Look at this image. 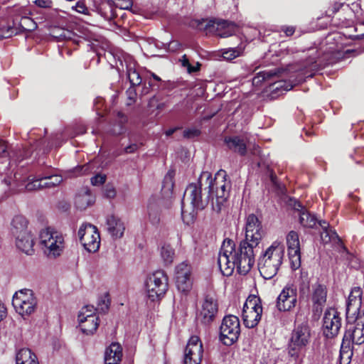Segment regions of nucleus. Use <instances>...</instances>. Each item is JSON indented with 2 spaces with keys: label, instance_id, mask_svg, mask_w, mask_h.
I'll return each instance as SVG.
<instances>
[{
  "label": "nucleus",
  "instance_id": "nucleus-1",
  "mask_svg": "<svg viewBox=\"0 0 364 364\" xmlns=\"http://www.w3.org/2000/svg\"><path fill=\"white\" fill-rule=\"evenodd\" d=\"M245 245L240 243L236 247L232 240H224L218 257V264L224 276H230L235 268L242 275L251 270L255 262V250L247 248Z\"/></svg>",
  "mask_w": 364,
  "mask_h": 364
},
{
  "label": "nucleus",
  "instance_id": "nucleus-2",
  "mask_svg": "<svg viewBox=\"0 0 364 364\" xmlns=\"http://www.w3.org/2000/svg\"><path fill=\"white\" fill-rule=\"evenodd\" d=\"M210 172L203 171L196 183L189 184L184 193L182 200V214L185 212V200L190 201L193 209L203 210L211 200L214 202L213 196L210 188Z\"/></svg>",
  "mask_w": 364,
  "mask_h": 364
},
{
  "label": "nucleus",
  "instance_id": "nucleus-3",
  "mask_svg": "<svg viewBox=\"0 0 364 364\" xmlns=\"http://www.w3.org/2000/svg\"><path fill=\"white\" fill-rule=\"evenodd\" d=\"M311 279L306 270L301 269L298 279L299 293L301 299H308L312 303L313 311L321 313L326 304L327 288L318 282L310 285Z\"/></svg>",
  "mask_w": 364,
  "mask_h": 364
},
{
  "label": "nucleus",
  "instance_id": "nucleus-4",
  "mask_svg": "<svg viewBox=\"0 0 364 364\" xmlns=\"http://www.w3.org/2000/svg\"><path fill=\"white\" fill-rule=\"evenodd\" d=\"M284 256V246L276 240L259 257L258 269L264 279H270L277 274Z\"/></svg>",
  "mask_w": 364,
  "mask_h": 364
},
{
  "label": "nucleus",
  "instance_id": "nucleus-5",
  "mask_svg": "<svg viewBox=\"0 0 364 364\" xmlns=\"http://www.w3.org/2000/svg\"><path fill=\"white\" fill-rule=\"evenodd\" d=\"M210 188L213 196V208L219 212L222 206L226 203L230 196L231 189V181L225 170H219L215 175L214 178L210 173Z\"/></svg>",
  "mask_w": 364,
  "mask_h": 364
},
{
  "label": "nucleus",
  "instance_id": "nucleus-6",
  "mask_svg": "<svg viewBox=\"0 0 364 364\" xmlns=\"http://www.w3.org/2000/svg\"><path fill=\"white\" fill-rule=\"evenodd\" d=\"M311 329L307 323L296 326L291 333L289 342V354L295 360H299L306 352L311 341Z\"/></svg>",
  "mask_w": 364,
  "mask_h": 364
},
{
  "label": "nucleus",
  "instance_id": "nucleus-7",
  "mask_svg": "<svg viewBox=\"0 0 364 364\" xmlns=\"http://www.w3.org/2000/svg\"><path fill=\"white\" fill-rule=\"evenodd\" d=\"M39 242L45 255L49 259H55L63 252L64 238L54 229H41Z\"/></svg>",
  "mask_w": 364,
  "mask_h": 364
},
{
  "label": "nucleus",
  "instance_id": "nucleus-8",
  "mask_svg": "<svg viewBox=\"0 0 364 364\" xmlns=\"http://www.w3.org/2000/svg\"><path fill=\"white\" fill-rule=\"evenodd\" d=\"M168 277L163 270L151 274L146 281L147 296L151 301L161 299L168 290Z\"/></svg>",
  "mask_w": 364,
  "mask_h": 364
},
{
  "label": "nucleus",
  "instance_id": "nucleus-9",
  "mask_svg": "<svg viewBox=\"0 0 364 364\" xmlns=\"http://www.w3.org/2000/svg\"><path fill=\"white\" fill-rule=\"evenodd\" d=\"M12 304L20 315L22 316H29L35 311L37 300L32 290L24 289L15 293Z\"/></svg>",
  "mask_w": 364,
  "mask_h": 364
},
{
  "label": "nucleus",
  "instance_id": "nucleus-10",
  "mask_svg": "<svg viewBox=\"0 0 364 364\" xmlns=\"http://www.w3.org/2000/svg\"><path fill=\"white\" fill-rule=\"evenodd\" d=\"M262 306L259 297L249 296L244 304L242 319L247 328H252L257 326L261 320Z\"/></svg>",
  "mask_w": 364,
  "mask_h": 364
},
{
  "label": "nucleus",
  "instance_id": "nucleus-11",
  "mask_svg": "<svg viewBox=\"0 0 364 364\" xmlns=\"http://www.w3.org/2000/svg\"><path fill=\"white\" fill-rule=\"evenodd\" d=\"M347 327L343 338L350 344L361 345L364 343V311L358 312L350 320L347 319Z\"/></svg>",
  "mask_w": 364,
  "mask_h": 364
},
{
  "label": "nucleus",
  "instance_id": "nucleus-12",
  "mask_svg": "<svg viewBox=\"0 0 364 364\" xmlns=\"http://www.w3.org/2000/svg\"><path fill=\"white\" fill-rule=\"evenodd\" d=\"M240 333L239 318L229 315L223 319L220 327V339L226 346L232 345L238 339Z\"/></svg>",
  "mask_w": 364,
  "mask_h": 364
},
{
  "label": "nucleus",
  "instance_id": "nucleus-13",
  "mask_svg": "<svg viewBox=\"0 0 364 364\" xmlns=\"http://www.w3.org/2000/svg\"><path fill=\"white\" fill-rule=\"evenodd\" d=\"M287 204L294 210L295 213L299 218L301 225L304 228H314L317 224L321 228H330L331 225L328 223L326 220H318L314 215H311L296 199L290 198Z\"/></svg>",
  "mask_w": 364,
  "mask_h": 364
},
{
  "label": "nucleus",
  "instance_id": "nucleus-14",
  "mask_svg": "<svg viewBox=\"0 0 364 364\" xmlns=\"http://www.w3.org/2000/svg\"><path fill=\"white\" fill-rule=\"evenodd\" d=\"M192 267L183 262L175 268V281L177 289L181 292H188L192 288Z\"/></svg>",
  "mask_w": 364,
  "mask_h": 364
},
{
  "label": "nucleus",
  "instance_id": "nucleus-15",
  "mask_svg": "<svg viewBox=\"0 0 364 364\" xmlns=\"http://www.w3.org/2000/svg\"><path fill=\"white\" fill-rule=\"evenodd\" d=\"M203 353V345L199 337L191 336L184 350L183 364H200Z\"/></svg>",
  "mask_w": 364,
  "mask_h": 364
},
{
  "label": "nucleus",
  "instance_id": "nucleus-16",
  "mask_svg": "<svg viewBox=\"0 0 364 364\" xmlns=\"http://www.w3.org/2000/svg\"><path fill=\"white\" fill-rule=\"evenodd\" d=\"M323 320L324 336L327 338L336 336L341 327V318L338 311L334 308L326 309Z\"/></svg>",
  "mask_w": 364,
  "mask_h": 364
},
{
  "label": "nucleus",
  "instance_id": "nucleus-17",
  "mask_svg": "<svg viewBox=\"0 0 364 364\" xmlns=\"http://www.w3.org/2000/svg\"><path fill=\"white\" fill-rule=\"evenodd\" d=\"M297 303V291L293 285L284 287L277 298L276 307L279 311H290Z\"/></svg>",
  "mask_w": 364,
  "mask_h": 364
},
{
  "label": "nucleus",
  "instance_id": "nucleus-18",
  "mask_svg": "<svg viewBox=\"0 0 364 364\" xmlns=\"http://www.w3.org/2000/svg\"><path fill=\"white\" fill-rule=\"evenodd\" d=\"M218 311V304L215 296L207 295L202 304L197 318L203 324H209L214 321Z\"/></svg>",
  "mask_w": 364,
  "mask_h": 364
},
{
  "label": "nucleus",
  "instance_id": "nucleus-19",
  "mask_svg": "<svg viewBox=\"0 0 364 364\" xmlns=\"http://www.w3.org/2000/svg\"><path fill=\"white\" fill-rule=\"evenodd\" d=\"M13 235L15 237L16 247L27 255L34 253V237L29 229H14Z\"/></svg>",
  "mask_w": 364,
  "mask_h": 364
},
{
  "label": "nucleus",
  "instance_id": "nucleus-20",
  "mask_svg": "<svg viewBox=\"0 0 364 364\" xmlns=\"http://www.w3.org/2000/svg\"><path fill=\"white\" fill-rule=\"evenodd\" d=\"M79 229L80 241L84 247L90 252L98 250L100 244V237L98 229Z\"/></svg>",
  "mask_w": 364,
  "mask_h": 364
},
{
  "label": "nucleus",
  "instance_id": "nucleus-21",
  "mask_svg": "<svg viewBox=\"0 0 364 364\" xmlns=\"http://www.w3.org/2000/svg\"><path fill=\"white\" fill-rule=\"evenodd\" d=\"M210 28L215 30L217 35L221 38L232 36L237 28L235 23L222 19L209 20L205 28L208 29Z\"/></svg>",
  "mask_w": 364,
  "mask_h": 364
},
{
  "label": "nucleus",
  "instance_id": "nucleus-22",
  "mask_svg": "<svg viewBox=\"0 0 364 364\" xmlns=\"http://www.w3.org/2000/svg\"><path fill=\"white\" fill-rule=\"evenodd\" d=\"M362 290L360 287H354L348 296L346 304V319H351L360 311Z\"/></svg>",
  "mask_w": 364,
  "mask_h": 364
},
{
  "label": "nucleus",
  "instance_id": "nucleus-23",
  "mask_svg": "<svg viewBox=\"0 0 364 364\" xmlns=\"http://www.w3.org/2000/svg\"><path fill=\"white\" fill-rule=\"evenodd\" d=\"M85 312L80 311L78 314V321L81 331L87 335L93 334L99 326L98 317L92 315V312L85 315Z\"/></svg>",
  "mask_w": 364,
  "mask_h": 364
},
{
  "label": "nucleus",
  "instance_id": "nucleus-24",
  "mask_svg": "<svg viewBox=\"0 0 364 364\" xmlns=\"http://www.w3.org/2000/svg\"><path fill=\"white\" fill-rule=\"evenodd\" d=\"M320 236L321 240L323 244L331 243L340 252L348 253L341 237L333 229H322V231L320 232Z\"/></svg>",
  "mask_w": 364,
  "mask_h": 364
},
{
  "label": "nucleus",
  "instance_id": "nucleus-25",
  "mask_svg": "<svg viewBox=\"0 0 364 364\" xmlns=\"http://www.w3.org/2000/svg\"><path fill=\"white\" fill-rule=\"evenodd\" d=\"M224 142L228 148L237 153L240 156H245L247 154V144L244 139L238 136H226L225 137Z\"/></svg>",
  "mask_w": 364,
  "mask_h": 364
},
{
  "label": "nucleus",
  "instance_id": "nucleus-26",
  "mask_svg": "<svg viewBox=\"0 0 364 364\" xmlns=\"http://www.w3.org/2000/svg\"><path fill=\"white\" fill-rule=\"evenodd\" d=\"M245 239L240 243H245L247 248L255 250L260 242L264 235L263 229H245Z\"/></svg>",
  "mask_w": 364,
  "mask_h": 364
},
{
  "label": "nucleus",
  "instance_id": "nucleus-27",
  "mask_svg": "<svg viewBox=\"0 0 364 364\" xmlns=\"http://www.w3.org/2000/svg\"><path fill=\"white\" fill-rule=\"evenodd\" d=\"M95 200V196L92 195L90 191L87 188H83L76 195L75 205L77 209L83 210L92 205Z\"/></svg>",
  "mask_w": 364,
  "mask_h": 364
},
{
  "label": "nucleus",
  "instance_id": "nucleus-28",
  "mask_svg": "<svg viewBox=\"0 0 364 364\" xmlns=\"http://www.w3.org/2000/svg\"><path fill=\"white\" fill-rule=\"evenodd\" d=\"M122 355V348L119 344L113 343L105 350V364H119Z\"/></svg>",
  "mask_w": 364,
  "mask_h": 364
},
{
  "label": "nucleus",
  "instance_id": "nucleus-29",
  "mask_svg": "<svg viewBox=\"0 0 364 364\" xmlns=\"http://www.w3.org/2000/svg\"><path fill=\"white\" fill-rule=\"evenodd\" d=\"M284 70L280 68H274L269 70L259 72L252 79V84L255 86L259 85L264 81L272 80L279 76Z\"/></svg>",
  "mask_w": 364,
  "mask_h": 364
},
{
  "label": "nucleus",
  "instance_id": "nucleus-30",
  "mask_svg": "<svg viewBox=\"0 0 364 364\" xmlns=\"http://www.w3.org/2000/svg\"><path fill=\"white\" fill-rule=\"evenodd\" d=\"M127 122V117L121 112H118L117 119L110 124L107 132L114 136H118L125 132V124Z\"/></svg>",
  "mask_w": 364,
  "mask_h": 364
},
{
  "label": "nucleus",
  "instance_id": "nucleus-31",
  "mask_svg": "<svg viewBox=\"0 0 364 364\" xmlns=\"http://www.w3.org/2000/svg\"><path fill=\"white\" fill-rule=\"evenodd\" d=\"M353 354L352 344L343 340L339 353L340 364H350Z\"/></svg>",
  "mask_w": 364,
  "mask_h": 364
},
{
  "label": "nucleus",
  "instance_id": "nucleus-32",
  "mask_svg": "<svg viewBox=\"0 0 364 364\" xmlns=\"http://www.w3.org/2000/svg\"><path fill=\"white\" fill-rule=\"evenodd\" d=\"M173 176L174 171H169L164 177L161 193L166 198H169L171 197L174 186Z\"/></svg>",
  "mask_w": 364,
  "mask_h": 364
},
{
  "label": "nucleus",
  "instance_id": "nucleus-33",
  "mask_svg": "<svg viewBox=\"0 0 364 364\" xmlns=\"http://www.w3.org/2000/svg\"><path fill=\"white\" fill-rule=\"evenodd\" d=\"M37 360V357L30 349L21 348L20 349L16 356V364H25L31 360Z\"/></svg>",
  "mask_w": 364,
  "mask_h": 364
},
{
  "label": "nucleus",
  "instance_id": "nucleus-34",
  "mask_svg": "<svg viewBox=\"0 0 364 364\" xmlns=\"http://www.w3.org/2000/svg\"><path fill=\"white\" fill-rule=\"evenodd\" d=\"M160 255L164 264L166 265H169L173 261L175 252L171 245L164 244L161 247Z\"/></svg>",
  "mask_w": 364,
  "mask_h": 364
},
{
  "label": "nucleus",
  "instance_id": "nucleus-35",
  "mask_svg": "<svg viewBox=\"0 0 364 364\" xmlns=\"http://www.w3.org/2000/svg\"><path fill=\"white\" fill-rule=\"evenodd\" d=\"M53 36L56 38L59 41H72L75 43H77L75 39L77 35L68 29H56L53 31Z\"/></svg>",
  "mask_w": 364,
  "mask_h": 364
},
{
  "label": "nucleus",
  "instance_id": "nucleus-36",
  "mask_svg": "<svg viewBox=\"0 0 364 364\" xmlns=\"http://www.w3.org/2000/svg\"><path fill=\"white\" fill-rule=\"evenodd\" d=\"M287 250H300V242L298 233L290 231L287 235Z\"/></svg>",
  "mask_w": 364,
  "mask_h": 364
},
{
  "label": "nucleus",
  "instance_id": "nucleus-37",
  "mask_svg": "<svg viewBox=\"0 0 364 364\" xmlns=\"http://www.w3.org/2000/svg\"><path fill=\"white\" fill-rule=\"evenodd\" d=\"M43 188H53L59 185L63 181V177L60 175H51L42 176Z\"/></svg>",
  "mask_w": 364,
  "mask_h": 364
},
{
  "label": "nucleus",
  "instance_id": "nucleus-38",
  "mask_svg": "<svg viewBox=\"0 0 364 364\" xmlns=\"http://www.w3.org/2000/svg\"><path fill=\"white\" fill-rule=\"evenodd\" d=\"M288 255L290 261L291 268L293 270L298 269L301 267V250H288Z\"/></svg>",
  "mask_w": 364,
  "mask_h": 364
},
{
  "label": "nucleus",
  "instance_id": "nucleus-39",
  "mask_svg": "<svg viewBox=\"0 0 364 364\" xmlns=\"http://www.w3.org/2000/svg\"><path fill=\"white\" fill-rule=\"evenodd\" d=\"M149 220L151 225H157L160 222L158 207L154 203H149L148 206Z\"/></svg>",
  "mask_w": 364,
  "mask_h": 364
},
{
  "label": "nucleus",
  "instance_id": "nucleus-40",
  "mask_svg": "<svg viewBox=\"0 0 364 364\" xmlns=\"http://www.w3.org/2000/svg\"><path fill=\"white\" fill-rule=\"evenodd\" d=\"M19 26L23 31H32L37 28V24L31 18L23 16L21 18Z\"/></svg>",
  "mask_w": 364,
  "mask_h": 364
},
{
  "label": "nucleus",
  "instance_id": "nucleus-41",
  "mask_svg": "<svg viewBox=\"0 0 364 364\" xmlns=\"http://www.w3.org/2000/svg\"><path fill=\"white\" fill-rule=\"evenodd\" d=\"M127 77L131 85L138 86L141 83V78L140 75L134 68H127Z\"/></svg>",
  "mask_w": 364,
  "mask_h": 364
},
{
  "label": "nucleus",
  "instance_id": "nucleus-42",
  "mask_svg": "<svg viewBox=\"0 0 364 364\" xmlns=\"http://www.w3.org/2000/svg\"><path fill=\"white\" fill-rule=\"evenodd\" d=\"M28 225L27 219L21 215H16L11 221L13 228H26Z\"/></svg>",
  "mask_w": 364,
  "mask_h": 364
},
{
  "label": "nucleus",
  "instance_id": "nucleus-43",
  "mask_svg": "<svg viewBox=\"0 0 364 364\" xmlns=\"http://www.w3.org/2000/svg\"><path fill=\"white\" fill-rule=\"evenodd\" d=\"M107 225L109 228H117L124 226V223L114 215H111L107 218Z\"/></svg>",
  "mask_w": 364,
  "mask_h": 364
},
{
  "label": "nucleus",
  "instance_id": "nucleus-44",
  "mask_svg": "<svg viewBox=\"0 0 364 364\" xmlns=\"http://www.w3.org/2000/svg\"><path fill=\"white\" fill-rule=\"evenodd\" d=\"M136 87V86L131 85L126 91V95L127 97V105H132L136 102L137 96V93L135 88Z\"/></svg>",
  "mask_w": 364,
  "mask_h": 364
},
{
  "label": "nucleus",
  "instance_id": "nucleus-45",
  "mask_svg": "<svg viewBox=\"0 0 364 364\" xmlns=\"http://www.w3.org/2000/svg\"><path fill=\"white\" fill-rule=\"evenodd\" d=\"M261 225V221L255 214H250L246 218V228H258Z\"/></svg>",
  "mask_w": 364,
  "mask_h": 364
},
{
  "label": "nucleus",
  "instance_id": "nucleus-46",
  "mask_svg": "<svg viewBox=\"0 0 364 364\" xmlns=\"http://www.w3.org/2000/svg\"><path fill=\"white\" fill-rule=\"evenodd\" d=\"M43 188L41 177L29 182L26 186V189L28 191Z\"/></svg>",
  "mask_w": 364,
  "mask_h": 364
},
{
  "label": "nucleus",
  "instance_id": "nucleus-47",
  "mask_svg": "<svg viewBox=\"0 0 364 364\" xmlns=\"http://www.w3.org/2000/svg\"><path fill=\"white\" fill-rule=\"evenodd\" d=\"M17 31L13 27L8 26L6 28H0V39L7 38L12 36L14 34H16Z\"/></svg>",
  "mask_w": 364,
  "mask_h": 364
},
{
  "label": "nucleus",
  "instance_id": "nucleus-48",
  "mask_svg": "<svg viewBox=\"0 0 364 364\" xmlns=\"http://www.w3.org/2000/svg\"><path fill=\"white\" fill-rule=\"evenodd\" d=\"M90 171V166L88 164H85L80 166L75 167L73 170L70 171V173H73L72 176H77L81 174H85L88 173Z\"/></svg>",
  "mask_w": 364,
  "mask_h": 364
},
{
  "label": "nucleus",
  "instance_id": "nucleus-49",
  "mask_svg": "<svg viewBox=\"0 0 364 364\" xmlns=\"http://www.w3.org/2000/svg\"><path fill=\"white\" fill-rule=\"evenodd\" d=\"M106 181V176L104 174H97L92 177L90 179L91 183L93 186H100L105 183Z\"/></svg>",
  "mask_w": 364,
  "mask_h": 364
},
{
  "label": "nucleus",
  "instance_id": "nucleus-50",
  "mask_svg": "<svg viewBox=\"0 0 364 364\" xmlns=\"http://www.w3.org/2000/svg\"><path fill=\"white\" fill-rule=\"evenodd\" d=\"M104 195L107 198L112 199L116 196V190L112 185H106L104 189Z\"/></svg>",
  "mask_w": 364,
  "mask_h": 364
},
{
  "label": "nucleus",
  "instance_id": "nucleus-51",
  "mask_svg": "<svg viewBox=\"0 0 364 364\" xmlns=\"http://www.w3.org/2000/svg\"><path fill=\"white\" fill-rule=\"evenodd\" d=\"M200 134V131L198 129H188L183 132V136L187 139H192L198 136Z\"/></svg>",
  "mask_w": 364,
  "mask_h": 364
},
{
  "label": "nucleus",
  "instance_id": "nucleus-52",
  "mask_svg": "<svg viewBox=\"0 0 364 364\" xmlns=\"http://www.w3.org/2000/svg\"><path fill=\"white\" fill-rule=\"evenodd\" d=\"M132 6V0H117L115 7L121 9H129Z\"/></svg>",
  "mask_w": 364,
  "mask_h": 364
},
{
  "label": "nucleus",
  "instance_id": "nucleus-53",
  "mask_svg": "<svg viewBox=\"0 0 364 364\" xmlns=\"http://www.w3.org/2000/svg\"><path fill=\"white\" fill-rule=\"evenodd\" d=\"M181 64L183 67L187 68L188 73H193L198 70V68L193 67L189 63V60L186 55L182 57L181 60Z\"/></svg>",
  "mask_w": 364,
  "mask_h": 364
},
{
  "label": "nucleus",
  "instance_id": "nucleus-54",
  "mask_svg": "<svg viewBox=\"0 0 364 364\" xmlns=\"http://www.w3.org/2000/svg\"><path fill=\"white\" fill-rule=\"evenodd\" d=\"M109 300L103 299L99 302L98 306L96 309V311H100L102 313H105L109 309Z\"/></svg>",
  "mask_w": 364,
  "mask_h": 364
},
{
  "label": "nucleus",
  "instance_id": "nucleus-55",
  "mask_svg": "<svg viewBox=\"0 0 364 364\" xmlns=\"http://www.w3.org/2000/svg\"><path fill=\"white\" fill-rule=\"evenodd\" d=\"M239 55V52L236 50H229L223 53L224 58L227 60H232Z\"/></svg>",
  "mask_w": 364,
  "mask_h": 364
},
{
  "label": "nucleus",
  "instance_id": "nucleus-56",
  "mask_svg": "<svg viewBox=\"0 0 364 364\" xmlns=\"http://www.w3.org/2000/svg\"><path fill=\"white\" fill-rule=\"evenodd\" d=\"M34 3L37 6L45 9L50 8L53 4L51 0H36Z\"/></svg>",
  "mask_w": 364,
  "mask_h": 364
},
{
  "label": "nucleus",
  "instance_id": "nucleus-57",
  "mask_svg": "<svg viewBox=\"0 0 364 364\" xmlns=\"http://www.w3.org/2000/svg\"><path fill=\"white\" fill-rule=\"evenodd\" d=\"M8 146L4 141H0V158H7L9 156L7 151Z\"/></svg>",
  "mask_w": 364,
  "mask_h": 364
},
{
  "label": "nucleus",
  "instance_id": "nucleus-58",
  "mask_svg": "<svg viewBox=\"0 0 364 364\" xmlns=\"http://www.w3.org/2000/svg\"><path fill=\"white\" fill-rule=\"evenodd\" d=\"M123 230L124 229H107L111 236L115 238H119L122 237L124 234Z\"/></svg>",
  "mask_w": 364,
  "mask_h": 364
},
{
  "label": "nucleus",
  "instance_id": "nucleus-59",
  "mask_svg": "<svg viewBox=\"0 0 364 364\" xmlns=\"http://www.w3.org/2000/svg\"><path fill=\"white\" fill-rule=\"evenodd\" d=\"M139 147L138 144L134 143L131 144L129 146L124 148V152L126 154H132L134 153Z\"/></svg>",
  "mask_w": 364,
  "mask_h": 364
},
{
  "label": "nucleus",
  "instance_id": "nucleus-60",
  "mask_svg": "<svg viewBox=\"0 0 364 364\" xmlns=\"http://www.w3.org/2000/svg\"><path fill=\"white\" fill-rule=\"evenodd\" d=\"M100 9H103L105 6L107 4L108 5L111 11H112V7L116 6V1L117 0H100Z\"/></svg>",
  "mask_w": 364,
  "mask_h": 364
},
{
  "label": "nucleus",
  "instance_id": "nucleus-61",
  "mask_svg": "<svg viewBox=\"0 0 364 364\" xmlns=\"http://www.w3.org/2000/svg\"><path fill=\"white\" fill-rule=\"evenodd\" d=\"M75 10L81 14H87V9L84 3L82 2H77L75 5Z\"/></svg>",
  "mask_w": 364,
  "mask_h": 364
},
{
  "label": "nucleus",
  "instance_id": "nucleus-62",
  "mask_svg": "<svg viewBox=\"0 0 364 364\" xmlns=\"http://www.w3.org/2000/svg\"><path fill=\"white\" fill-rule=\"evenodd\" d=\"M80 311H84L85 312V315H87V314H89L92 312V315H95V313L96 311V309L94 308L93 306H90V305H87V306H84Z\"/></svg>",
  "mask_w": 364,
  "mask_h": 364
},
{
  "label": "nucleus",
  "instance_id": "nucleus-63",
  "mask_svg": "<svg viewBox=\"0 0 364 364\" xmlns=\"http://www.w3.org/2000/svg\"><path fill=\"white\" fill-rule=\"evenodd\" d=\"M282 30L287 36H292L295 32V28L293 26H284L282 28Z\"/></svg>",
  "mask_w": 364,
  "mask_h": 364
},
{
  "label": "nucleus",
  "instance_id": "nucleus-64",
  "mask_svg": "<svg viewBox=\"0 0 364 364\" xmlns=\"http://www.w3.org/2000/svg\"><path fill=\"white\" fill-rule=\"evenodd\" d=\"M6 316V309L4 304L0 301V321Z\"/></svg>",
  "mask_w": 364,
  "mask_h": 364
}]
</instances>
